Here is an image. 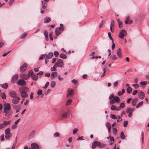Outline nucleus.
I'll use <instances>...</instances> for the list:
<instances>
[{
	"mask_svg": "<svg viewBox=\"0 0 149 149\" xmlns=\"http://www.w3.org/2000/svg\"><path fill=\"white\" fill-rule=\"evenodd\" d=\"M116 119H117V122H118L122 120V119L121 118L120 116L119 115H118L117 116V117H116Z\"/></svg>",
	"mask_w": 149,
	"mask_h": 149,
	"instance_id": "40",
	"label": "nucleus"
},
{
	"mask_svg": "<svg viewBox=\"0 0 149 149\" xmlns=\"http://www.w3.org/2000/svg\"><path fill=\"white\" fill-rule=\"evenodd\" d=\"M10 109L11 106L9 103H8L4 105L3 107L4 112H6L7 111H10Z\"/></svg>",
	"mask_w": 149,
	"mask_h": 149,
	"instance_id": "3",
	"label": "nucleus"
},
{
	"mask_svg": "<svg viewBox=\"0 0 149 149\" xmlns=\"http://www.w3.org/2000/svg\"><path fill=\"white\" fill-rule=\"evenodd\" d=\"M138 100V98H136L132 100V104L133 106H135L136 105Z\"/></svg>",
	"mask_w": 149,
	"mask_h": 149,
	"instance_id": "19",
	"label": "nucleus"
},
{
	"mask_svg": "<svg viewBox=\"0 0 149 149\" xmlns=\"http://www.w3.org/2000/svg\"><path fill=\"white\" fill-rule=\"evenodd\" d=\"M54 136L55 137H59V134L58 132H56L54 134Z\"/></svg>",
	"mask_w": 149,
	"mask_h": 149,
	"instance_id": "52",
	"label": "nucleus"
},
{
	"mask_svg": "<svg viewBox=\"0 0 149 149\" xmlns=\"http://www.w3.org/2000/svg\"><path fill=\"white\" fill-rule=\"evenodd\" d=\"M68 112L64 113H63L62 115V117L63 118H66L67 116V114H68Z\"/></svg>",
	"mask_w": 149,
	"mask_h": 149,
	"instance_id": "43",
	"label": "nucleus"
},
{
	"mask_svg": "<svg viewBox=\"0 0 149 149\" xmlns=\"http://www.w3.org/2000/svg\"><path fill=\"white\" fill-rule=\"evenodd\" d=\"M9 95L11 97L14 98L18 97L16 92L13 91H11L10 92Z\"/></svg>",
	"mask_w": 149,
	"mask_h": 149,
	"instance_id": "10",
	"label": "nucleus"
},
{
	"mask_svg": "<svg viewBox=\"0 0 149 149\" xmlns=\"http://www.w3.org/2000/svg\"><path fill=\"white\" fill-rule=\"evenodd\" d=\"M120 138L123 139H125V136L124 135L123 132H121L120 135Z\"/></svg>",
	"mask_w": 149,
	"mask_h": 149,
	"instance_id": "31",
	"label": "nucleus"
},
{
	"mask_svg": "<svg viewBox=\"0 0 149 149\" xmlns=\"http://www.w3.org/2000/svg\"><path fill=\"white\" fill-rule=\"evenodd\" d=\"M118 82L117 81H116L113 83V85L114 87H116L118 84Z\"/></svg>",
	"mask_w": 149,
	"mask_h": 149,
	"instance_id": "57",
	"label": "nucleus"
},
{
	"mask_svg": "<svg viewBox=\"0 0 149 149\" xmlns=\"http://www.w3.org/2000/svg\"><path fill=\"white\" fill-rule=\"evenodd\" d=\"M102 70L103 71V73L101 75L102 77H103L104 76V74L106 72V69L104 67L103 68Z\"/></svg>",
	"mask_w": 149,
	"mask_h": 149,
	"instance_id": "44",
	"label": "nucleus"
},
{
	"mask_svg": "<svg viewBox=\"0 0 149 149\" xmlns=\"http://www.w3.org/2000/svg\"><path fill=\"white\" fill-rule=\"evenodd\" d=\"M55 65L58 67H63V63L61 59H59L58 60Z\"/></svg>",
	"mask_w": 149,
	"mask_h": 149,
	"instance_id": "4",
	"label": "nucleus"
},
{
	"mask_svg": "<svg viewBox=\"0 0 149 149\" xmlns=\"http://www.w3.org/2000/svg\"><path fill=\"white\" fill-rule=\"evenodd\" d=\"M78 131V129L77 128H74L73 130V133L74 134H75L76 133V132Z\"/></svg>",
	"mask_w": 149,
	"mask_h": 149,
	"instance_id": "60",
	"label": "nucleus"
},
{
	"mask_svg": "<svg viewBox=\"0 0 149 149\" xmlns=\"http://www.w3.org/2000/svg\"><path fill=\"white\" fill-rule=\"evenodd\" d=\"M32 148H29V149H38L39 147L38 145L35 143H33L31 144Z\"/></svg>",
	"mask_w": 149,
	"mask_h": 149,
	"instance_id": "11",
	"label": "nucleus"
},
{
	"mask_svg": "<svg viewBox=\"0 0 149 149\" xmlns=\"http://www.w3.org/2000/svg\"><path fill=\"white\" fill-rule=\"evenodd\" d=\"M121 49L120 48H118L117 51V54L119 57L121 56Z\"/></svg>",
	"mask_w": 149,
	"mask_h": 149,
	"instance_id": "21",
	"label": "nucleus"
},
{
	"mask_svg": "<svg viewBox=\"0 0 149 149\" xmlns=\"http://www.w3.org/2000/svg\"><path fill=\"white\" fill-rule=\"evenodd\" d=\"M18 78V75L15 74L13 77L11 82L13 83H15Z\"/></svg>",
	"mask_w": 149,
	"mask_h": 149,
	"instance_id": "12",
	"label": "nucleus"
},
{
	"mask_svg": "<svg viewBox=\"0 0 149 149\" xmlns=\"http://www.w3.org/2000/svg\"><path fill=\"white\" fill-rule=\"evenodd\" d=\"M55 33L57 36H58L61 33V30L60 28L57 27L56 28L55 31Z\"/></svg>",
	"mask_w": 149,
	"mask_h": 149,
	"instance_id": "17",
	"label": "nucleus"
},
{
	"mask_svg": "<svg viewBox=\"0 0 149 149\" xmlns=\"http://www.w3.org/2000/svg\"><path fill=\"white\" fill-rule=\"evenodd\" d=\"M11 121L10 120L8 121H4L3 122V124L4 125H9Z\"/></svg>",
	"mask_w": 149,
	"mask_h": 149,
	"instance_id": "34",
	"label": "nucleus"
},
{
	"mask_svg": "<svg viewBox=\"0 0 149 149\" xmlns=\"http://www.w3.org/2000/svg\"><path fill=\"white\" fill-rule=\"evenodd\" d=\"M33 71L32 70H31L29 72L28 75V76H31L33 74Z\"/></svg>",
	"mask_w": 149,
	"mask_h": 149,
	"instance_id": "51",
	"label": "nucleus"
},
{
	"mask_svg": "<svg viewBox=\"0 0 149 149\" xmlns=\"http://www.w3.org/2000/svg\"><path fill=\"white\" fill-rule=\"evenodd\" d=\"M126 35V31L125 29H123L120 31L118 35V37L120 38L123 39L124 37Z\"/></svg>",
	"mask_w": 149,
	"mask_h": 149,
	"instance_id": "2",
	"label": "nucleus"
},
{
	"mask_svg": "<svg viewBox=\"0 0 149 149\" xmlns=\"http://www.w3.org/2000/svg\"><path fill=\"white\" fill-rule=\"evenodd\" d=\"M26 84V82L23 79H19L18 80L17 83V84L18 85L20 86L24 85H25Z\"/></svg>",
	"mask_w": 149,
	"mask_h": 149,
	"instance_id": "7",
	"label": "nucleus"
},
{
	"mask_svg": "<svg viewBox=\"0 0 149 149\" xmlns=\"http://www.w3.org/2000/svg\"><path fill=\"white\" fill-rule=\"evenodd\" d=\"M21 97H26L28 96V94L26 92H22L20 93Z\"/></svg>",
	"mask_w": 149,
	"mask_h": 149,
	"instance_id": "18",
	"label": "nucleus"
},
{
	"mask_svg": "<svg viewBox=\"0 0 149 149\" xmlns=\"http://www.w3.org/2000/svg\"><path fill=\"white\" fill-rule=\"evenodd\" d=\"M68 94H67V96L68 97L69 96L71 95L73 92V90L70 89H68Z\"/></svg>",
	"mask_w": 149,
	"mask_h": 149,
	"instance_id": "25",
	"label": "nucleus"
},
{
	"mask_svg": "<svg viewBox=\"0 0 149 149\" xmlns=\"http://www.w3.org/2000/svg\"><path fill=\"white\" fill-rule=\"evenodd\" d=\"M132 85L136 89H137L139 87V85L138 84H132Z\"/></svg>",
	"mask_w": 149,
	"mask_h": 149,
	"instance_id": "46",
	"label": "nucleus"
},
{
	"mask_svg": "<svg viewBox=\"0 0 149 149\" xmlns=\"http://www.w3.org/2000/svg\"><path fill=\"white\" fill-rule=\"evenodd\" d=\"M59 57L63 59H66L67 58V56L66 55L63 53H61L60 54Z\"/></svg>",
	"mask_w": 149,
	"mask_h": 149,
	"instance_id": "28",
	"label": "nucleus"
},
{
	"mask_svg": "<svg viewBox=\"0 0 149 149\" xmlns=\"http://www.w3.org/2000/svg\"><path fill=\"white\" fill-rule=\"evenodd\" d=\"M5 137L6 139H9L11 136V133L10 132V129L9 128H7L5 131Z\"/></svg>",
	"mask_w": 149,
	"mask_h": 149,
	"instance_id": "1",
	"label": "nucleus"
},
{
	"mask_svg": "<svg viewBox=\"0 0 149 149\" xmlns=\"http://www.w3.org/2000/svg\"><path fill=\"white\" fill-rule=\"evenodd\" d=\"M29 91V89L28 87H23V91L24 92L27 93Z\"/></svg>",
	"mask_w": 149,
	"mask_h": 149,
	"instance_id": "39",
	"label": "nucleus"
},
{
	"mask_svg": "<svg viewBox=\"0 0 149 149\" xmlns=\"http://www.w3.org/2000/svg\"><path fill=\"white\" fill-rule=\"evenodd\" d=\"M106 126L108 129L111 128V125L110 123L109 122H107L106 124Z\"/></svg>",
	"mask_w": 149,
	"mask_h": 149,
	"instance_id": "53",
	"label": "nucleus"
},
{
	"mask_svg": "<svg viewBox=\"0 0 149 149\" xmlns=\"http://www.w3.org/2000/svg\"><path fill=\"white\" fill-rule=\"evenodd\" d=\"M5 113V116L7 117L8 119L11 118L13 113V112L12 110L6 111V112H4Z\"/></svg>",
	"mask_w": 149,
	"mask_h": 149,
	"instance_id": "6",
	"label": "nucleus"
},
{
	"mask_svg": "<svg viewBox=\"0 0 149 149\" xmlns=\"http://www.w3.org/2000/svg\"><path fill=\"white\" fill-rule=\"evenodd\" d=\"M35 133V130H33L32 132H31L30 133L29 136V138H33L34 136Z\"/></svg>",
	"mask_w": 149,
	"mask_h": 149,
	"instance_id": "23",
	"label": "nucleus"
},
{
	"mask_svg": "<svg viewBox=\"0 0 149 149\" xmlns=\"http://www.w3.org/2000/svg\"><path fill=\"white\" fill-rule=\"evenodd\" d=\"M114 21L113 20H112L111 21V24L110 25V26H112V27L113 26H114Z\"/></svg>",
	"mask_w": 149,
	"mask_h": 149,
	"instance_id": "64",
	"label": "nucleus"
},
{
	"mask_svg": "<svg viewBox=\"0 0 149 149\" xmlns=\"http://www.w3.org/2000/svg\"><path fill=\"white\" fill-rule=\"evenodd\" d=\"M116 107L114 105H112L111 107V109L112 111H116Z\"/></svg>",
	"mask_w": 149,
	"mask_h": 149,
	"instance_id": "42",
	"label": "nucleus"
},
{
	"mask_svg": "<svg viewBox=\"0 0 149 149\" xmlns=\"http://www.w3.org/2000/svg\"><path fill=\"white\" fill-rule=\"evenodd\" d=\"M143 104V101H141V102L139 103L136 106V108H138L139 107L141 106Z\"/></svg>",
	"mask_w": 149,
	"mask_h": 149,
	"instance_id": "33",
	"label": "nucleus"
},
{
	"mask_svg": "<svg viewBox=\"0 0 149 149\" xmlns=\"http://www.w3.org/2000/svg\"><path fill=\"white\" fill-rule=\"evenodd\" d=\"M98 146L100 147V142L99 141H95L92 143V149H94L96 146Z\"/></svg>",
	"mask_w": 149,
	"mask_h": 149,
	"instance_id": "5",
	"label": "nucleus"
},
{
	"mask_svg": "<svg viewBox=\"0 0 149 149\" xmlns=\"http://www.w3.org/2000/svg\"><path fill=\"white\" fill-rule=\"evenodd\" d=\"M26 36V34L25 33H23L21 36V38L23 39L25 38Z\"/></svg>",
	"mask_w": 149,
	"mask_h": 149,
	"instance_id": "48",
	"label": "nucleus"
},
{
	"mask_svg": "<svg viewBox=\"0 0 149 149\" xmlns=\"http://www.w3.org/2000/svg\"><path fill=\"white\" fill-rule=\"evenodd\" d=\"M44 22L45 23H47L51 21V19L49 17H47L44 19Z\"/></svg>",
	"mask_w": 149,
	"mask_h": 149,
	"instance_id": "26",
	"label": "nucleus"
},
{
	"mask_svg": "<svg viewBox=\"0 0 149 149\" xmlns=\"http://www.w3.org/2000/svg\"><path fill=\"white\" fill-rule=\"evenodd\" d=\"M1 86L3 88L6 89L8 87V84L7 83H6L1 84Z\"/></svg>",
	"mask_w": 149,
	"mask_h": 149,
	"instance_id": "27",
	"label": "nucleus"
},
{
	"mask_svg": "<svg viewBox=\"0 0 149 149\" xmlns=\"http://www.w3.org/2000/svg\"><path fill=\"white\" fill-rule=\"evenodd\" d=\"M145 94L143 92H140L138 94L139 97L140 99H142L144 97Z\"/></svg>",
	"mask_w": 149,
	"mask_h": 149,
	"instance_id": "16",
	"label": "nucleus"
},
{
	"mask_svg": "<svg viewBox=\"0 0 149 149\" xmlns=\"http://www.w3.org/2000/svg\"><path fill=\"white\" fill-rule=\"evenodd\" d=\"M110 117L111 118L113 119H115L116 118V116L113 114H111Z\"/></svg>",
	"mask_w": 149,
	"mask_h": 149,
	"instance_id": "41",
	"label": "nucleus"
},
{
	"mask_svg": "<svg viewBox=\"0 0 149 149\" xmlns=\"http://www.w3.org/2000/svg\"><path fill=\"white\" fill-rule=\"evenodd\" d=\"M59 54V53L57 51H55L54 52V54L55 56L56 57Z\"/></svg>",
	"mask_w": 149,
	"mask_h": 149,
	"instance_id": "61",
	"label": "nucleus"
},
{
	"mask_svg": "<svg viewBox=\"0 0 149 149\" xmlns=\"http://www.w3.org/2000/svg\"><path fill=\"white\" fill-rule=\"evenodd\" d=\"M72 100L71 99H69L67 102L66 104V105H69L72 102Z\"/></svg>",
	"mask_w": 149,
	"mask_h": 149,
	"instance_id": "49",
	"label": "nucleus"
},
{
	"mask_svg": "<svg viewBox=\"0 0 149 149\" xmlns=\"http://www.w3.org/2000/svg\"><path fill=\"white\" fill-rule=\"evenodd\" d=\"M125 91L124 89H122V91H119L118 93V95H123L125 93Z\"/></svg>",
	"mask_w": 149,
	"mask_h": 149,
	"instance_id": "29",
	"label": "nucleus"
},
{
	"mask_svg": "<svg viewBox=\"0 0 149 149\" xmlns=\"http://www.w3.org/2000/svg\"><path fill=\"white\" fill-rule=\"evenodd\" d=\"M49 36L50 40H53V38H52V32H51L49 33Z\"/></svg>",
	"mask_w": 149,
	"mask_h": 149,
	"instance_id": "50",
	"label": "nucleus"
},
{
	"mask_svg": "<svg viewBox=\"0 0 149 149\" xmlns=\"http://www.w3.org/2000/svg\"><path fill=\"white\" fill-rule=\"evenodd\" d=\"M32 78L33 80L36 81L38 78V77L37 75H34L32 76Z\"/></svg>",
	"mask_w": 149,
	"mask_h": 149,
	"instance_id": "32",
	"label": "nucleus"
},
{
	"mask_svg": "<svg viewBox=\"0 0 149 149\" xmlns=\"http://www.w3.org/2000/svg\"><path fill=\"white\" fill-rule=\"evenodd\" d=\"M51 70L52 71H54L56 70V69L55 67L54 66H53V67L51 68Z\"/></svg>",
	"mask_w": 149,
	"mask_h": 149,
	"instance_id": "62",
	"label": "nucleus"
},
{
	"mask_svg": "<svg viewBox=\"0 0 149 149\" xmlns=\"http://www.w3.org/2000/svg\"><path fill=\"white\" fill-rule=\"evenodd\" d=\"M132 109L130 107H128L126 110V112L127 113H129L132 111Z\"/></svg>",
	"mask_w": 149,
	"mask_h": 149,
	"instance_id": "38",
	"label": "nucleus"
},
{
	"mask_svg": "<svg viewBox=\"0 0 149 149\" xmlns=\"http://www.w3.org/2000/svg\"><path fill=\"white\" fill-rule=\"evenodd\" d=\"M27 65L26 63H24L20 67V70L21 72H23L26 70Z\"/></svg>",
	"mask_w": 149,
	"mask_h": 149,
	"instance_id": "8",
	"label": "nucleus"
},
{
	"mask_svg": "<svg viewBox=\"0 0 149 149\" xmlns=\"http://www.w3.org/2000/svg\"><path fill=\"white\" fill-rule=\"evenodd\" d=\"M146 82H147L145 81L141 82L140 83V84L141 85H145L147 84V83H146Z\"/></svg>",
	"mask_w": 149,
	"mask_h": 149,
	"instance_id": "63",
	"label": "nucleus"
},
{
	"mask_svg": "<svg viewBox=\"0 0 149 149\" xmlns=\"http://www.w3.org/2000/svg\"><path fill=\"white\" fill-rule=\"evenodd\" d=\"M57 73L56 72H54L52 73L51 74V78L53 79L57 76Z\"/></svg>",
	"mask_w": 149,
	"mask_h": 149,
	"instance_id": "22",
	"label": "nucleus"
},
{
	"mask_svg": "<svg viewBox=\"0 0 149 149\" xmlns=\"http://www.w3.org/2000/svg\"><path fill=\"white\" fill-rule=\"evenodd\" d=\"M17 127V125L14 124L12 126L11 128L12 129L14 130Z\"/></svg>",
	"mask_w": 149,
	"mask_h": 149,
	"instance_id": "58",
	"label": "nucleus"
},
{
	"mask_svg": "<svg viewBox=\"0 0 149 149\" xmlns=\"http://www.w3.org/2000/svg\"><path fill=\"white\" fill-rule=\"evenodd\" d=\"M42 91L41 90L39 89L37 92V94L39 95H41L42 94Z\"/></svg>",
	"mask_w": 149,
	"mask_h": 149,
	"instance_id": "45",
	"label": "nucleus"
},
{
	"mask_svg": "<svg viewBox=\"0 0 149 149\" xmlns=\"http://www.w3.org/2000/svg\"><path fill=\"white\" fill-rule=\"evenodd\" d=\"M108 36H109V38L112 41H113V39L112 38V37H111V34H110V32H108Z\"/></svg>",
	"mask_w": 149,
	"mask_h": 149,
	"instance_id": "56",
	"label": "nucleus"
},
{
	"mask_svg": "<svg viewBox=\"0 0 149 149\" xmlns=\"http://www.w3.org/2000/svg\"><path fill=\"white\" fill-rule=\"evenodd\" d=\"M46 58L48 59H50L53 56V55L52 52H50L48 54H47Z\"/></svg>",
	"mask_w": 149,
	"mask_h": 149,
	"instance_id": "20",
	"label": "nucleus"
},
{
	"mask_svg": "<svg viewBox=\"0 0 149 149\" xmlns=\"http://www.w3.org/2000/svg\"><path fill=\"white\" fill-rule=\"evenodd\" d=\"M1 97L3 99H6V96L5 93H2L0 94Z\"/></svg>",
	"mask_w": 149,
	"mask_h": 149,
	"instance_id": "30",
	"label": "nucleus"
},
{
	"mask_svg": "<svg viewBox=\"0 0 149 149\" xmlns=\"http://www.w3.org/2000/svg\"><path fill=\"white\" fill-rule=\"evenodd\" d=\"M44 34L45 37H47V36H48V33L47 32V31L45 30L44 31Z\"/></svg>",
	"mask_w": 149,
	"mask_h": 149,
	"instance_id": "55",
	"label": "nucleus"
},
{
	"mask_svg": "<svg viewBox=\"0 0 149 149\" xmlns=\"http://www.w3.org/2000/svg\"><path fill=\"white\" fill-rule=\"evenodd\" d=\"M20 76L22 78L25 80H27L29 77V76H28V75L24 74H21Z\"/></svg>",
	"mask_w": 149,
	"mask_h": 149,
	"instance_id": "15",
	"label": "nucleus"
},
{
	"mask_svg": "<svg viewBox=\"0 0 149 149\" xmlns=\"http://www.w3.org/2000/svg\"><path fill=\"white\" fill-rule=\"evenodd\" d=\"M56 85V83L54 81H52L51 83V86L53 88Z\"/></svg>",
	"mask_w": 149,
	"mask_h": 149,
	"instance_id": "35",
	"label": "nucleus"
},
{
	"mask_svg": "<svg viewBox=\"0 0 149 149\" xmlns=\"http://www.w3.org/2000/svg\"><path fill=\"white\" fill-rule=\"evenodd\" d=\"M13 108L16 110L15 113H17L19 112L20 109V106L19 105H13L12 106Z\"/></svg>",
	"mask_w": 149,
	"mask_h": 149,
	"instance_id": "13",
	"label": "nucleus"
},
{
	"mask_svg": "<svg viewBox=\"0 0 149 149\" xmlns=\"http://www.w3.org/2000/svg\"><path fill=\"white\" fill-rule=\"evenodd\" d=\"M120 99L118 96H116L113 97L112 101L113 103H116L119 101Z\"/></svg>",
	"mask_w": 149,
	"mask_h": 149,
	"instance_id": "14",
	"label": "nucleus"
},
{
	"mask_svg": "<svg viewBox=\"0 0 149 149\" xmlns=\"http://www.w3.org/2000/svg\"><path fill=\"white\" fill-rule=\"evenodd\" d=\"M117 21L118 23L119 27L122 28L123 26V22L120 21L119 19H117Z\"/></svg>",
	"mask_w": 149,
	"mask_h": 149,
	"instance_id": "24",
	"label": "nucleus"
},
{
	"mask_svg": "<svg viewBox=\"0 0 149 149\" xmlns=\"http://www.w3.org/2000/svg\"><path fill=\"white\" fill-rule=\"evenodd\" d=\"M110 57L112 58V60H115L117 59L116 56L114 54L110 56Z\"/></svg>",
	"mask_w": 149,
	"mask_h": 149,
	"instance_id": "36",
	"label": "nucleus"
},
{
	"mask_svg": "<svg viewBox=\"0 0 149 149\" xmlns=\"http://www.w3.org/2000/svg\"><path fill=\"white\" fill-rule=\"evenodd\" d=\"M11 51H10L7 52L6 53H5L3 54L2 55V56H6L7 54H8Z\"/></svg>",
	"mask_w": 149,
	"mask_h": 149,
	"instance_id": "59",
	"label": "nucleus"
},
{
	"mask_svg": "<svg viewBox=\"0 0 149 149\" xmlns=\"http://www.w3.org/2000/svg\"><path fill=\"white\" fill-rule=\"evenodd\" d=\"M128 123V121H124L123 123V126L124 127H126L127 126Z\"/></svg>",
	"mask_w": 149,
	"mask_h": 149,
	"instance_id": "47",
	"label": "nucleus"
},
{
	"mask_svg": "<svg viewBox=\"0 0 149 149\" xmlns=\"http://www.w3.org/2000/svg\"><path fill=\"white\" fill-rule=\"evenodd\" d=\"M132 89L131 88H127V91L128 93H130L132 91Z\"/></svg>",
	"mask_w": 149,
	"mask_h": 149,
	"instance_id": "37",
	"label": "nucleus"
},
{
	"mask_svg": "<svg viewBox=\"0 0 149 149\" xmlns=\"http://www.w3.org/2000/svg\"><path fill=\"white\" fill-rule=\"evenodd\" d=\"M19 99L20 98L19 97H14L13 99L12 102L13 104H17L19 102Z\"/></svg>",
	"mask_w": 149,
	"mask_h": 149,
	"instance_id": "9",
	"label": "nucleus"
},
{
	"mask_svg": "<svg viewBox=\"0 0 149 149\" xmlns=\"http://www.w3.org/2000/svg\"><path fill=\"white\" fill-rule=\"evenodd\" d=\"M49 82L48 81H47L46 83V84H45V86L44 87H43V88H47V87L49 85Z\"/></svg>",
	"mask_w": 149,
	"mask_h": 149,
	"instance_id": "54",
	"label": "nucleus"
}]
</instances>
